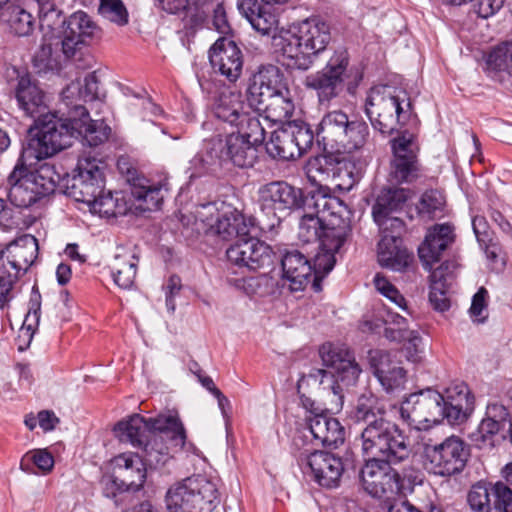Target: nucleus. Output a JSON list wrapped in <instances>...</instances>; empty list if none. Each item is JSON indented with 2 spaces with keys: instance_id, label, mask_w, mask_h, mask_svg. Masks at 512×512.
<instances>
[{
  "instance_id": "1",
  "label": "nucleus",
  "mask_w": 512,
  "mask_h": 512,
  "mask_svg": "<svg viewBox=\"0 0 512 512\" xmlns=\"http://www.w3.org/2000/svg\"><path fill=\"white\" fill-rule=\"evenodd\" d=\"M386 404L373 393H363L350 412V419L363 424L361 450L367 458L382 457L406 462L411 455L409 438L399 426L387 419Z\"/></svg>"
},
{
  "instance_id": "2",
  "label": "nucleus",
  "mask_w": 512,
  "mask_h": 512,
  "mask_svg": "<svg viewBox=\"0 0 512 512\" xmlns=\"http://www.w3.org/2000/svg\"><path fill=\"white\" fill-rule=\"evenodd\" d=\"M73 111L79 118L71 117L70 124L59 117H46L40 129L34 132L38 137L31 140L26 155L39 161L71 146L73 139L79 137L89 147H97L108 140L111 128L103 120H91L83 104H75Z\"/></svg>"
},
{
  "instance_id": "3",
  "label": "nucleus",
  "mask_w": 512,
  "mask_h": 512,
  "mask_svg": "<svg viewBox=\"0 0 512 512\" xmlns=\"http://www.w3.org/2000/svg\"><path fill=\"white\" fill-rule=\"evenodd\" d=\"M474 409V397L468 386L455 383L445 390V395L427 389L410 394L401 404L400 414L409 425L420 428L422 424H438L444 419L451 425L464 422Z\"/></svg>"
},
{
  "instance_id": "4",
  "label": "nucleus",
  "mask_w": 512,
  "mask_h": 512,
  "mask_svg": "<svg viewBox=\"0 0 512 512\" xmlns=\"http://www.w3.org/2000/svg\"><path fill=\"white\" fill-rule=\"evenodd\" d=\"M331 41L327 22L317 17L307 18L272 38L278 61L293 70H308Z\"/></svg>"
},
{
  "instance_id": "5",
  "label": "nucleus",
  "mask_w": 512,
  "mask_h": 512,
  "mask_svg": "<svg viewBox=\"0 0 512 512\" xmlns=\"http://www.w3.org/2000/svg\"><path fill=\"white\" fill-rule=\"evenodd\" d=\"M362 80V73L357 68L349 67V56L345 49H338L329 57L320 71L305 79V86L316 92L320 104L330 103L346 88L354 94Z\"/></svg>"
},
{
  "instance_id": "6",
  "label": "nucleus",
  "mask_w": 512,
  "mask_h": 512,
  "mask_svg": "<svg viewBox=\"0 0 512 512\" xmlns=\"http://www.w3.org/2000/svg\"><path fill=\"white\" fill-rule=\"evenodd\" d=\"M58 180L59 175L49 164H43L38 169L30 171L25 164L18 163L8 176V199L16 207H30L52 194Z\"/></svg>"
},
{
  "instance_id": "7",
  "label": "nucleus",
  "mask_w": 512,
  "mask_h": 512,
  "mask_svg": "<svg viewBox=\"0 0 512 512\" xmlns=\"http://www.w3.org/2000/svg\"><path fill=\"white\" fill-rule=\"evenodd\" d=\"M365 112L375 130L392 134L399 131L409 119L411 103L401 99L391 86H374L366 98Z\"/></svg>"
},
{
  "instance_id": "8",
  "label": "nucleus",
  "mask_w": 512,
  "mask_h": 512,
  "mask_svg": "<svg viewBox=\"0 0 512 512\" xmlns=\"http://www.w3.org/2000/svg\"><path fill=\"white\" fill-rule=\"evenodd\" d=\"M169 512H211L219 502L217 486L204 476L188 477L166 492Z\"/></svg>"
},
{
  "instance_id": "9",
  "label": "nucleus",
  "mask_w": 512,
  "mask_h": 512,
  "mask_svg": "<svg viewBox=\"0 0 512 512\" xmlns=\"http://www.w3.org/2000/svg\"><path fill=\"white\" fill-rule=\"evenodd\" d=\"M259 207L263 229L273 230L303 204V192L285 181H273L259 189Z\"/></svg>"
},
{
  "instance_id": "10",
  "label": "nucleus",
  "mask_w": 512,
  "mask_h": 512,
  "mask_svg": "<svg viewBox=\"0 0 512 512\" xmlns=\"http://www.w3.org/2000/svg\"><path fill=\"white\" fill-rule=\"evenodd\" d=\"M98 31V26L86 12L77 11L71 14L65 21L61 42L65 58L71 60L79 69L91 68L94 58L88 46Z\"/></svg>"
},
{
  "instance_id": "11",
  "label": "nucleus",
  "mask_w": 512,
  "mask_h": 512,
  "mask_svg": "<svg viewBox=\"0 0 512 512\" xmlns=\"http://www.w3.org/2000/svg\"><path fill=\"white\" fill-rule=\"evenodd\" d=\"M172 433V439L177 444H185V429L178 417L160 415L146 420L139 414L130 416L127 420L120 421L114 427V432L121 442L132 444L134 447H142L143 443L152 432Z\"/></svg>"
},
{
  "instance_id": "12",
  "label": "nucleus",
  "mask_w": 512,
  "mask_h": 512,
  "mask_svg": "<svg viewBox=\"0 0 512 512\" xmlns=\"http://www.w3.org/2000/svg\"><path fill=\"white\" fill-rule=\"evenodd\" d=\"M469 455L465 442L457 436H450L439 444L426 445L422 464L429 474L450 477L464 470Z\"/></svg>"
},
{
  "instance_id": "13",
  "label": "nucleus",
  "mask_w": 512,
  "mask_h": 512,
  "mask_svg": "<svg viewBox=\"0 0 512 512\" xmlns=\"http://www.w3.org/2000/svg\"><path fill=\"white\" fill-rule=\"evenodd\" d=\"M388 458L372 457L361 468L360 478L364 490L375 498H387L397 495L402 488V481L397 470Z\"/></svg>"
},
{
  "instance_id": "14",
  "label": "nucleus",
  "mask_w": 512,
  "mask_h": 512,
  "mask_svg": "<svg viewBox=\"0 0 512 512\" xmlns=\"http://www.w3.org/2000/svg\"><path fill=\"white\" fill-rule=\"evenodd\" d=\"M37 254V239L30 234H24L16 238L7 244L5 249H2V258L5 256L7 259V265L2 264V269L8 273L7 278H5L2 271V308L4 303L8 301L6 294H8L21 273H25L34 263Z\"/></svg>"
},
{
  "instance_id": "15",
  "label": "nucleus",
  "mask_w": 512,
  "mask_h": 512,
  "mask_svg": "<svg viewBox=\"0 0 512 512\" xmlns=\"http://www.w3.org/2000/svg\"><path fill=\"white\" fill-rule=\"evenodd\" d=\"M393 157L390 162L389 179L402 184L415 181L420 174L418 145L413 134L405 131L390 140Z\"/></svg>"
},
{
  "instance_id": "16",
  "label": "nucleus",
  "mask_w": 512,
  "mask_h": 512,
  "mask_svg": "<svg viewBox=\"0 0 512 512\" xmlns=\"http://www.w3.org/2000/svg\"><path fill=\"white\" fill-rule=\"evenodd\" d=\"M467 503L472 512H512V489L502 481L478 482L470 488Z\"/></svg>"
},
{
  "instance_id": "17",
  "label": "nucleus",
  "mask_w": 512,
  "mask_h": 512,
  "mask_svg": "<svg viewBox=\"0 0 512 512\" xmlns=\"http://www.w3.org/2000/svg\"><path fill=\"white\" fill-rule=\"evenodd\" d=\"M350 225L344 220H339L338 227H329L321 238L320 251L312 264L314 276L312 286L315 291L321 290L320 280L325 277L336 263L335 254L340 250L350 234Z\"/></svg>"
},
{
  "instance_id": "18",
  "label": "nucleus",
  "mask_w": 512,
  "mask_h": 512,
  "mask_svg": "<svg viewBox=\"0 0 512 512\" xmlns=\"http://www.w3.org/2000/svg\"><path fill=\"white\" fill-rule=\"evenodd\" d=\"M16 98L22 110L31 118L35 119L34 126L28 130L27 145L22 149V159L29 160L34 157L26 155L31 140L37 137L34 132L38 131L48 116L58 117L48 111L46 96L44 92L27 77H21L16 89Z\"/></svg>"
},
{
  "instance_id": "19",
  "label": "nucleus",
  "mask_w": 512,
  "mask_h": 512,
  "mask_svg": "<svg viewBox=\"0 0 512 512\" xmlns=\"http://www.w3.org/2000/svg\"><path fill=\"white\" fill-rule=\"evenodd\" d=\"M102 161L91 156H82L77 163L78 174L73 177L70 194L76 201L89 205L95 202L104 189L105 179Z\"/></svg>"
},
{
  "instance_id": "20",
  "label": "nucleus",
  "mask_w": 512,
  "mask_h": 512,
  "mask_svg": "<svg viewBox=\"0 0 512 512\" xmlns=\"http://www.w3.org/2000/svg\"><path fill=\"white\" fill-rule=\"evenodd\" d=\"M273 251L257 238H239L226 250L228 262L245 271H256L273 263Z\"/></svg>"
},
{
  "instance_id": "21",
  "label": "nucleus",
  "mask_w": 512,
  "mask_h": 512,
  "mask_svg": "<svg viewBox=\"0 0 512 512\" xmlns=\"http://www.w3.org/2000/svg\"><path fill=\"white\" fill-rule=\"evenodd\" d=\"M207 149L212 158L230 161L240 168L252 167L258 157L257 146L235 133L210 139Z\"/></svg>"
},
{
  "instance_id": "22",
  "label": "nucleus",
  "mask_w": 512,
  "mask_h": 512,
  "mask_svg": "<svg viewBox=\"0 0 512 512\" xmlns=\"http://www.w3.org/2000/svg\"><path fill=\"white\" fill-rule=\"evenodd\" d=\"M317 172L322 177L320 181L331 178L333 188L341 192L350 191L359 179L355 163L348 158L337 159L334 163L326 157L316 158L308 164V178L315 182Z\"/></svg>"
},
{
  "instance_id": "23",
  "label": "nucleus",
  "mask_w": 512,
  "mask_h": 512,
  "mask_svg": "<svg viewBox=\"0 0 512 512\" xmlns=\"http://www.w3.org/2000/svg\"><path fill=\"white\" fill-rule=\"evenodd\" d=\"M209 61L215 73L236 82L243 70V53L228 37L219 38L209 50Z\"/></svg>"
},
{
  "instance_id": "24",
  "label": "nucleus",
  "mask_w": 512,
  "mask_h": 512,
  "mask_svg": "<svg viewBox=\"0 0 512 512\" xmlns=\"http://www.w3.org/2000/svg\"><path fill=\"white\" fill-rule=\"evenodd\" d=\"M299 461L306 465L314 481L320 486L335 488L339 485L344 471V465L339 456L325 451H314L301 453Z\"/></svg>"
},
{
  "instance_id": "25",
  "label": "nucleus",
  "mask_w": 512,
  "mask_h": 512,
  "mask_svg": "<svg viewBox=\"0 0 512 512\" xmlns=\"http://www.w3.org/2000/svg\"><path fill=\"white\" fill-rule=\"evenodd\" d=\"M319 355L323 365L335 371V378H338L346 386L356 384L362 370L347 347L329 342L324 343L319 349Z\"/></svg>"
},
{
  "instance_id": "26",
  "label": "nucleus",
  "mask_w": 512,
  "mask_h": 512,
  "mask_svg": "<svg viewBox=\"0 0 512 512\" xmlns=\"http://www.w3.org/2000/svg\"><path fill=\"white\" fill-rule=\"evenodd\" d=\"M117 167L131 185L133 197L145 204L144 209L155 210L160 208L164 199L163 190H167L165 188L166 183H152L149 179L139 175L137 169L132 167L128 160L123 157L118 159Z\"/></svg>"
},
{
  "instance_id": "27",
  "label": "nucleus",
  "mask_w": 512,
  "mask_h": 512,
  "mask_svg": "<svg viewBox=\"0 0 512 512\" xmlns=\"http://www.w3.org/2000/svg\"><path fill=\"white\" fill-rule=\"evenodd\" d=\"M370 365L375 377L386 392L404 389L406 370L396 361L391 352L375 349L369 352Z\"/></svg>"
},
{
  "instance_id": "28",
  "label": "nucleus",
  "mask_w": 512,
  "mask_h": 512,
  "mask_svg": "<svg viewBox=\"0 0 512 512\" xmlns=\"http://www.w3.org/2000/svg\"><path fill=\"white\" fill-rule=\"evenodd\" d=\"M287 88H289L287 79L277 66H261L250 78L247 100L252 106Z\"/></svg>"
},
{
  "instance_id": "29",
  "label": "nucleus",
  "mask_w": 512,
  "mask_h": 512,
  "mask_svg": "<svg viewBox=\"0 0 512 512\" xmlns=\"http://www.w3.org/2000/svg\"><path fill=\"white\" fill-rule=\"evenodd\" d=\"M454 226L449 223L435 224L428 229L423 243L418 248V255L426 270L440 261L442 254L455 241Z\"/></svg>"
},
{
  "instance_id": "30",
  "label": "nucleus",
  "mask_w": 512,
  "mask_h": 512,
  "mask_svg": "<svg viewBox=\"0 0 512 512\" xmlns=\"http://www.w3.org/2000/svg\"><path fill=\"white\" fill-rule=\"evenodd\" d=\"M306 422L314 439L323 446L337 448L344 443L345 429L338 419L330 416L326 411L306 416Z\"/></svg>"
},
{
  "instance_id": "31",
  "label": "nucleus",
  "mask_w": 512,
  "mask_h": 512,
  "mask_svg": "<svg viewBox=\"0 0 512 512\" xmlns=\"http://www.w3.org/2000/svg\"><path fill=\"white\" fill-rule=\"evenodd\" d=\"M377 257L380 266L393 271H404L413 260V255L403 246L402 238L394 234L382 236Z\"/></svg>"
},
{
  "instance_id": "32",
  "label": "nucleus",
  "mask_w": 512,
  "mask_h": 512,
  "mask_svg": "<svg viewBox=\"0 0 512 512\" xmlns=\"http://www.w3.org/2000/svg\"><path fill=\"white\" fill-rule=\"evenodd\" d=\"M139 257L133 248L118 246L110 264L114 283L121 289L133 287L137 275Z\"/></svg>"
},
{
  "instance_id": "33",
  "label": "nucleus",
  "mask_w": 512,
  "mask_h": 512,
  "mask_svg": "<svg viewBox=\"0 0 512 512\" xmlns=\"http://www.w3.org/2000/svg\"><path fill=\"white\" fill-rule=\"evenodd\" d=\"M252 106L246 104L239 91L224 90L214 99L212 112L219 120L234 126Z\"/></svg>"
},
{
  "instance_id": "34",
  "label": "nucleus",
  "mask_w": 512,
  "mask_h": 512,
  "mask_svg": "<svg viewBox=\"0 0 512 512\" xmlns=\"http://www.w3.org/2000/svg\"><path fill=\"white\" fill-rule=\"evenodd\" d=\"M281 265L284 277L291 282L292 290H302L309 283L312 264L300 251H286L281 258Z\"/></svg>"
},
{
  "instance_id": "35",
  "label": "nucleus",
  "mask_w": 512,
  "mask_h": 512,
  "mask_svg": "<svg viewBox=\"0 0 512 512\" xmlns=\"http://www.w3.org/2000/svg\"><path fill=\"white\" fill-rule=\"evenodd\" d=\"M253 226V218H247L239 210L231 209L216 218L211 234L223 240H230L233 237L243 238L251 232Z\"/></svg>"
},
{
  "instance_id": "36",
  "label": "nucleus",
  "mask_w": 512,
  "mask_h": 512,
  "mask_svg": "<svg viewBox=\"0 0 512 512\" xmlns=\"http://www.w3.org/2000/svg\"><path fill=\"white\" fill-rule=\"evenodd\" d=\"M313 380L321 386L325 397L327 398L325 411L339 412L343 408L344 394L343 386H345L334 374L323 369H312L307 376L299 380V384L305 380Z\"/></svg>"
},
{
  "instance_id": "37",
  "label": "nucleus",
  "mask_w": 512,
  "mask_h": 512,
  "mask_svg": "<svg viewBox=\"0 0 512 512\" xmlns=\"http://www.w3.org/2000/svg\"><path fill=\"white\" fill-rule=\"evenodd\" d=\"M237 8L253 29L262 35H269L277 28V16L271 8L262 5L258 0H238Z\"/></svg>"
},
{
  "instance_id": "38",
  "label": "nucleus",
  "mask_w": 512,
  "mask_h": 512,
  "mask_svg": "<svg viewBox=\"0 0 512 512\" xmlns=\"http://www.w3.org/2000/svg\"><path fill=\"white\" fill-rule=\"evenodd\" d=\"M256 111L263 112L265 119L283 122L293 115L295 106L289 88L252 105Z\"/></svg>"
},
{
  "instance_id": "39",
  "label": "nucleus",
  "mask_w": 512,
  "mask_h": 512,
  "mask_svg": "<svg viewBox=\"0 0 512 512\" xmlns=\"http://www.w3.org/2000/svg\"><path fill=\"white\" fill-rule=\"evenodd\" d=\"M349 122L348 115L341 110L326 113L317 127V137L325 147L336 150Z\"/></svg>"
},
{
  "instance_id": "40",
  "label": "nucleus",
  "mask_w": 512,
  "mask_h": 512,
  "mask_svg": "<svg viewBox=\"0 0 512 512\" xmlns=\"http://www.w3.org/2000/svg\"><path fill=\"white\" fill-rule=\"evenodd\" d=\"M119 475L126 488L139 490L146 481V464L137 454H121L116 458Z\"/></svg>"
},
{
  "instance_id": "41",
  "label": "nucleus",
  "mask_w": 512,
  "mask_h": 512,
  "mask_svg": "<svg viewBox=\"0 0 512 512\" xmlns=\"http://www.w3.org/2000/svg\"><path fill=\"white\" fill-rule=\"evenodd\" d=\"M343 207V202L334 196L329 195L321 187L320 189L310 192L307 195L303 194L302 207L304 211H309L314 215L320 216L324 222L327 221V217H335L340 213Z\"/></svg>"
},
{
  "instance_id": "42",
  "label": "nucleus",
  "mask_w": 512,
  "mask_h": 512,
  "mask_svg": "<svg viewBox=\"0 0 512 512\" xmlns=\"http://www.w3.org/2000/svg\"><path fill=\"white\" fill-rule=\"evenodd\" d=\"M166 439H169L176 447L182 448L184 446V444H177L176 441L172 439V433L152 432L141 447L144 452L142 459L145 464L154 467L165 465L169 458V447L165 443Z\"/></svg>"
},
{
  "instance_id": "43",
  "label": "nucleus",
  "mask_w": 512,
  "mask_h": 512,
  "mask_svg": "<svg viewBox=\"0 0 512 512\" xmlns=\"http://www.w3.org/2000/svg\"><path fill=\"white\" fill-rule=\"evenodd\" d=\"M293 135L287 127L275 130L271 134L269 142L266 143L267 153L274 159L289 161L300 158L299 148L293 142Z\"/></svg>"
},
{
  "instance_id": "44",
  "label": "nucleus",
  "mask_w": 512,
  "mask_h": 512,
  "mask_svg": "<svg viewBox=\"0 0 512 512\" xmlns=\"http://www.w3.org/2000/svg\"><path fill=\"white\" fill-rule=\"evenodd\" d=\"M410 197L405 188H384L372 207V214H393L401 211Z\"/></svg>"
},
{
  "instance_id": "45",
  "label": "nucleus",
  "mask_w": 512,
  "mask_h": 512,
  "mask_svg": "<svg viewBox=\"0 0 512 512\" xmlns=\"http://www.w3.org/2000/svg\"><path fill=\"white\" fill-rule=\"evenodd\" d=\"M342 135L336 152L352 153L362 148L367 142L369 136L368 125L362 120H352L348 122L347 129Z\"/></svg>"
},
{
  "instance_id": "46",
  "label": "nucleus",
  "mask_w": 512,
  "mask_h": 512,
  "mask_svg": "<svg viewBox=\"0 0 512 512\" xmlns=\"http://www.w3.org/2000/svg\"><path fill=\"white\" fill-rule=\"evenodd\" d=\"M338 225L339 223L335 224L332 220L326 223L320 216L305 211L299 223L298 237L304 243L319 242L321 245V238L326 229Z\"/></svg>"
},
{
  "instance_id": "47",
  "label": "nucleus",
  "mask_w": 512,
  "mask_h": 512,
  "mask_svg": "<svg viewBox=\"0 0 512 512\" xmlns=\"http://www.w3.org/2000/svg\"><path fill=\"white\" fill-rule=\"evenodd\" d=\"M239 120L234 125L237 128L235 134L242 136L248 143L257 147L261 145L265 140L266 131L257 112L251 111V108H249Z\"/></svg>"
},
{
  "instance_id": "48",
  "label": "nucleus",
  "mask_w": 512,
  "mask_h": 512,
  "mask_svg": "<svg viewBox=\"0 0 512 512\" xmlns=\"http://www.w3.org/2000/svg\"><path fill=\"white\" fill-rule=\"evenodd\" d=\"M3 17L10 32L16 36H28L33 30V16L19 6H8L2 9Z\"/></svg>"
},
{
  "instance_id": "49",
  "label": "nucleus",
  "mask_w": 512,
  "mask_h": 512,
  "mask_svg": "<svg viewBox=\"0 0 512 512\" xmlns=\"http://www.w3.org/2000/svg\"><path fill=\"white\" fill-rule=\"evenodd\" d=\"M120 193L115 194L108 190H102L99 197L95 198V202H91L88 206L91 212L105 217H116L126 212V205L123 199L119 198Z\"/></svg>"
},
{
  "instance_id": "50",
  "label": "nucleus",
  "mask_w": 512,
  "mask_h": 512,
  "mask_svg": "<svg viewBox=\"0 0 512 512\" xmlns=\"http://www.w3.org/2000/svg\"><path fill=\"white\" fill-rule=\"evenodd\" d=\"M486 66L489 72H507L512 75V40L494 47L486 59Z\"/></svg>"
},
{
  "instance_id": "51",
  "label": "nucleus",
  "mask_w": 512,
  "mask_h": 512,
  "mask_svg": "<svg viewBox=\"0 0 512 512\" xmlns=\"http://www.w3.org/2000/svg\"><path fill=\"white\" fill-rule=\"evenodd\" d=\"M444 205V196L438 190L431 189L422 194L416 208L421 218L431 220L443 211Z\"/></svg>"
},
{
  "instance_id": "52",
  "label": "nucleus",
  "mask_w": 512,
  "mask_h": 512,
  "mask_svg": "<svg viewBox=\"0 0 512 512\" xmlns=\"http://www.w3.org/2000/svg\"><path fill=\"white\" fill-rule=\"evenodd\" d=\"M290 134L293 135V142L299 148L300 157L309 150L314 141V133L311 127L303 121H293L286 125Z\"/></svg>"
},
{
  "instance_id": "53",
  "label": "nucleus",
  "mask_w": 512,
  "mask_h": 512,
  "mask_svg": "<svg viewBox=\"0 0 512 512\" xmlns=\"http://www.w3.org/2000/svg\"><path fill=\"white\" fill-rule=\"evenodd\" d=\"M99 13L118 25L128 23V12L121 0H100Z\"/></svg>"
},
{
  "instance_id": "54",
  "label": "nucleus",
  "mask_w": 512,
  "mask_h": 512,
  "mask_svg": "<svg viewBox=\"0 0 512 512\" xmlns=\"http://www.w3.org/2000/svg\"><path fill=\"white\" fill-rule=\"evenodd\" d=\"M502 430L505 429L496 420L486 416L479 424L477 432L472 434V440L479 448L492 446V437Z\"/></svg>"
},
{
  "instance_id": "55",
  "label": "nucleus",
  "mask_w": 512,
  "mask_h": 512,
  "mask_svg": "<svg viewBox=\"0 0 512 512\" xmlns=\"http://www.w3.org/2000/svg\"><path fill=\"white\" fill-rule=\"evenodd\" d=\"M53 1L48 0L38 3L39 24L42 29L53 30L59 25L65 24V21L61 19V11L56 8Z\"/></svg>"
},
{
  "instance_id": "56",
  "label": "nucleus",
  "mask_w": 512,
  "mask_h": 512,
  "mask_svg": "<svg viewBox=\"0 0 512 512\" xmlns=\"http://www.w3.org/2000/svg\"><path fill=\"white\" fill-rule=\"evenodd\" d=\"M82 85L81 82H72L68 84L61 93L62 102L67 107V117L62 118L63 121L68 122L70 124L71 117L79 118V114H76L74 110L75 104H82Z\"/></svg>"
},
{
  "instance_id": "57",
  "label": "nucleus",
  "mask_w": 512,
  "mask_h": 512,
  "mask_svg": "<svg viewBox=\"0 0 512 512\" xmlns=\"http://www.w3.org/2000/svg\"><path fill=\"white\" fill-rule=\"evenodd\" d=\"M30 463H33L43 474H47L54 466V458L46 450H35L24 456L21 461V469L28 471Z\"/></svg>"
},
{
  "instance_id": "58",
  "label": "nucleus",
  "mask_w": 512,
  "mask_h": 512,
  "mask_svg": "<svg viewBox=\"0 0 512 512\" xmlns=\"http://www.w3.org/2000/svg\"><path fill=\"white\" fill-rule=\"evenodd\" d=\"M403 351L408 361L420 363L423 360L422 338L418 331L412 330L404 341Z\"/></svg>"
},
{
  "instance_id": "59",
  "label": "nucleus",
  "mask_w": 512,
  "mask_h": 512,
  "mask_svg": "<svg viewBox=\"0 0 512 512\" xmlns=\"http://www.w3.org/2000/svg\"><path fill=\"white\" fill-rule=\"evenodd\" d=\"M196 222H201L204 225L206 233H210L215 225V220L220 216L218 208L215 203L209 202L198 205L194 212Z\"/></svg>"
},
{
  "instance_id": "60",
  "label": "nucleus",
  "mask_w": 512,
  "mask_h": 512,
  "mask_svg": "<svg viewBox=\"0 0 512 512\" xmlns=\"http://www.w3.org/2000/svg\"><path fill=\"white\" fill-rule=\"evenodd\" d=\"M372 215L382 232V236L385 234H394L400 237L401 232L404 230V222L401 218L393 216L392 214Z\"/></svg>"
},
{
  "instance_id": "61",
  "label": "nucleus",
  "mask_w": 512,
  "mask_h": 512,
  "mask_svg": "<svg viewBox=\"0 0 512 512\" xmlns=\"http://www.w3.org/2000/svg\"><path fill=\"white\" fill-rule=\"evenodd\" d=\"M448 287L449 286H444V284L431 282L429 301L435 310L444 312L449 309L450 301L446 295Z\"/></svg>"
},
{
  "instance_id": "62",
  "label": "nucleus",
  "mask_w": 512,
  "mask_h": 512,
  "mask_svg": "<svg viewBox=\"0 0 512 512\" xmlns=\"http://www.w3.org/2000/svg\"><path fill=\"white\" fill-rule=\"evenodd\" d=\"M34 67L38 72L53 70L57 64L52 58V47L50 44H42L39 51L33 57Z\"/></svg>"
},
{
  "instance_id": "63",
  "label": "nucleus",
  "mask_w": 512,
  "mask_h": 512,
  "mask_svg": "<svg viewBox=\"0 0 512 512\" xmlns=\"http://www.w3.org/2000/svg\"><path fill=\"white\" fill-rule=\"evenodd\" d=\"M456 265L452 261H444L434 270H430V281L437 284H444V286H450L453 279V272Z\"/></svg>"
},
{
  "instance_id": "64",
  "label": "nucleus",
  "mask_w": 512,
  "mask_h": 512,
  "mask_svg": "<svg viewBox=\"0 0 512 512\" xmlns=\"http://www.w3.org/2000/svg\"><path fill=\"white\" fill-rule=\"evenodd\" d=\"M486 416L496 420L507 431L509 424H512V417L507 408L501 404L493 403L487 406Z\"/></svg>"
}]
</instances>
